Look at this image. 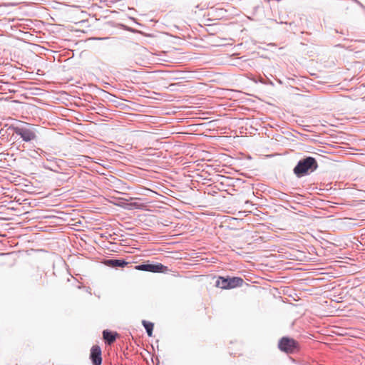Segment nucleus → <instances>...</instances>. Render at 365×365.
Masks as SVG:
<instances>
[{
  "instance_id": "nucleus-1",
  "label": "nucleus",
  "mask_w": 365,
  "mask_h": 365,
  "mask_svg": "<svg viewBox=\"0 0 365 365\" xmlns=\"http://www.w3.org/2000/svg\"><path fill=\"white\" fill-rule=\"evenodd\" d=\"M319 165L317 159L312 156L304 155L299 159L293 168V173L298 178L310 175L318 168Z\"/></svg>"
},
{
  "instance_id": "nucleus-2",
  "label": "nucleus",
  "mask_w": 365,
  "mask_h": 365,
  "mask_svg": "<svg viewBox=\"0 0 365 365\" xmlns=\"http://www.w3.org/2000/svg\"><path fill=\"white\" fill-rule=\"evenodd\" d=\"M9 129L20 136L22 140L26 143H30L37 138V131L33 125L26 123L24 126L11 125Z\"/></svg>"
},
{
  "instance_id": "nucleus-3",
  "label": "nucleus",
  "mask_w": 365,
  "mask_h": 365,
  "mask_svg": "<svg viewBox=\"0 0 365 365\" xmlns=\"http://www.w3.org/2000/svg\"><path fill=\"white\" fill-rule=\"evenodd\" d=\"M243 279L238 277H219L216 280L215 285L216 287L223 289H229L241 287L243 284Z\"/></svg>"
},
{
  "instance_id": "nucleus-4",
  "label": "nucleus",
  "mask_w": 365,
  "mask_h": 365,
  "mask_svg": "<svg viewBox=\"0 0 365 365\" xmlns=\"http://www.w3.org/2000/svg\"><path fill=\"white\" fill-rule=\"evenodd\" d=\"M278 347L284 352L292 354L298 351L299 344L294 339L284 336L279 341Z\"/></svg>"
},
{
  "instance_id": "nucleus-5",
  "label": "nucleus",
  "mask_w": 365,
  "mask_h": 365,
  "mask_svg": "<svg viewBox=\"0 0 365 365\" xmlns=\"http://www.w3.org/2000/svg\"><path fill=\"white\" fill-rule=\"evenodd\" d=\"M90 359L93 365H101L102 364V356H101V347L98 345H94L92 346L90 353Z\"/></svg>"
},
{
  "instance_id": "nucleus-6",
  "label": "nucleus",
  "mask_w": 365,
  "mask_h": 365,
  "mask_svg": "<svg viewBox=\"0 0 365 365\" xmlns=\"http://www.w3.org/2000/svg\"><path fill=\"white\" fill-rule=\"evenodd\" d=\"M105 264L107 266L116 268V267H124L125 265H127L128 264V262L124 259H106L105 261Z\"/></svg>"
},
{
  "instance_id": "nucleus-7",
  "label": "nucleus",
  "mask_w": 365,
  "mask_h": 365,
  "mask_svg": "<svg viewBox=\"0 0 365 365\" xmlns=\"http://www.w3.org/2000/svg\"><path fill=\"white\" fill-rule=\"evenodd\" d=\"M117 336L118 334L116 332H113L109 330H104L103 331V339L108 345L112 344L115 341Z\"/></svg>"
},
{
  "instance_id": "nucleus-8",
  "label": "nucleus",
  "mask_w": 365,
  "mask_h": 365,
  "mask_svg": "<svg viewBox=\"0 0 365 365\" xmlns=\"http://www.w3.org/2000/svg\"><path fill=\"white\" fill-rule=\"evenodd\" d=\"M146 271L150 272H163L167 269V267L160 263L158 264H146Z\"/></svg>"
},
{
  "instance_id": "nucleus-9",
  "label": "nucleus",
  "mask_w": 365,
  "mask_h": 365,
  "mask_svg": "<svg viewBox=\"0 0 365 365\" xmlns=\"http://www.w3.org/2000/svg\"><path fill=\"white\" fill-rule=\"evenodd\" d=\"M7 210L11 212H14V213L11 214V217H4V219L8 220H14V216L27 215L30 213V212L27 210L21 212L18 207H8Z\"/></svg>"
},
{
  "instance_id": "nucleus-10",
  "label": "nucleus",
  "mask_w": 365,
  "mask_h": 365,
  "mask_svg": "<svg viewBox=\"0 0 365 365\" xmlns=\"http://www.w3.org/2000/svg\"><path fill=\"white\" fill-rule=\"evenodd\" d=\"M142 324L145 327L146 332L149 336H152L153 330V324L150 322H147L145 320H143Z\"/></svg>"
},
{
  "instance_id": "nucleus-11",
  "label": "nucleus",
  "mask_w": 365,
  "mask_h": 365,
  "mask_svg": "<svg viewBox=\"0 0 365 365\" xmlns=\"http://www.w3.org/2000/svg\"><path fill=\"white\" fill-rule=\"evenodd\" d=\"M113 205H128V206H130V205H145V204L144 202H138V201H128V200H125V201H123V202H115L113 204Z\"/></svg>"
},
{
  "instance_id": "nucleus-12",
  "label": "nucleus",
  "mask_w": 365,
  "mask_h": 365,
  "mask_svg": "<svg viewBox=\"0 0 365 365\" xmlns=\"http://www.w3.org/2000/svg\"><path fill=\"white\" fill-rule=\"evenodd\" d=\"M136 269L138 270H142V271H146V264H139V265H137L135 267Z\"/></svg>"
},
{
  "instance_id": "nucleus-13",
  "label": "nucleus",
  "mask_w": 365,
  "mask_h": 365,
  "mask_svg": "<svg viewBox=\"0 0 365 365\" xmlns=\"http://www.w3.org/2000/svg\"><path fill=\"white\" fill-rule=\"evenodd\" d=\"M125 208H127L128 210H131L133 207H129V206H127V207H124ZM136 208H138L139 207H135Z\"/></svg>"
},
{
  "instance_id": "nucleus-14",
  "label": "nucleus",
  "mask_w": 365,
  "mask_h": 365,
  "mask_svg": "<svg viewBox=\"0 0 365 365\" xmlns=\"http://www.w3.org/2000/svg\"><path fill=\"white\" fill-rule=\"evenodd\" d=\"M251 205L255 206V205H260L258 203H251Z\"/></svg>"
},
{
  "instance_id": "nucleus-15",
  "label": "nucleus",
  "mask_w": 365,
  "mask_h": 365,
  "mask_svg": "<svg viewBox=\"0 0 365 365\" xmlns=\"http://www.w3.org/2000/svg\"><path fill=\"white\" fill-rule=\"evenodd\" d=\"M24 205H31V202H25Z\"/></svg>"
},
{
  "instance_id": "nucleus-16",
  "label": "nucleus",
  "mask_w": 365,
  "mask_h": 365,
  "mask_svg": "<svg viewBox=\"0 0 365 365\" xmlns=\"http://www.w3.org/2000/svg\"><path fill=\"white\" fill-rule=\"evenodd\" d=\"M249 203H250V200H246V201H245V204H249Z\"/></svg>"
},
{
  "instance_id": "nucleus-17",
  "label": "nucleus",
  "mask_w": 365,
  "mask_h": 365,
  "mask_svg": "<svg viewBox=\"0 0 365 365\" xmlns=\"http://www.w3.org/2000/svg\"><path fill=\"white\" fill-rule=\"evenodd\" d=\"M106 38H98V39L99 40H102V39H106Z\"/></svg>"
},
{
  "instance_id": "nucleus-18",
  "label": "nucleus",
  "mask_w": 365,
  "mask_h": 365,
  "mask_svg": "<svg viewBox=\"0 0 365 365\" xmlns=\"http://www.w3.org/2000/svg\"><path fill=\"white\" fill-rule=\"evenodd\" d=\"M52 217L51 215H48V216H45V217Z\"/></svg>"
},
{
  "instance_id": "nucleus-19",
  "label": "nucleus",
  "mask_w": 365,
  "mask_h": 365,
  "mask_svg": "<svg viewBox=\"0 0 365 365\" xmlns=\"http://www.w3.org/2000/svg\"><path fill=\"white\" fill-rule=\"evenodd\" d=\"M60 217V218H61V219L66 220V219L65 217Z\"/></svg>"
},
{
  "instance_id": "nucleus-20",
  "label": "nucleus",
  "mask_w": 365,
  "mask_h": 365,
  "mask_svg": "<svg viewBox=\"0 0 365 365\" xmlns=\"http://www.w3.org/2000/svg\"><path fill=\"white\" fill-rule=\"evenodd\" d=\"M294 210H297L296 207L294 206H292V207Z\"/></svg>"
}]
</instances>
